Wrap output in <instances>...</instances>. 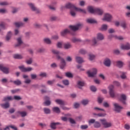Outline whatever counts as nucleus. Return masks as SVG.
<instances>
[{"instance_id": "nucleus-10", "label": "nucleus", "mask_w": 130, "mask_h": 130, "mask_svg": "<svg viewBox=\"0 0 130 130\" xmlns=\"http://www.w3.org/2000/svg\"><path fill=\"white\" fill-rule=\"evenodd\" d=\"M0 71H2L4 74H9L10 70L7 67H5L3 64H0Z\"/></svg>"}, {"instance_id": "nucleus-19", "label": "nucleus", "mask_w": 130, "mask_h": 130, "mask_svg": "<svg viewBox=\"0 0 130 130\" xmlns=\"http://www.w3.org/2000/svg\"><path fill=\"white\" fill-rule=\"evenodd\" d=\"M104 63L106 67H110V64H111V61L110 59L106 58L105 60Z\"/></svg>"}, {"instance_id": "nucleus-44", "label": "nucleus", "mask_w": 130, "mask_h": 130, "mask_svg": "<svg viewBox=\"0 0 130 130\" xmlns=\"http://www.w3.org/2000/svg\"><path fill=\"white\" fill-rule=\"evenodd\" d=\"M90 90L92 92H96V91H97V88L94 86H90Z\"/></svg>"}, {"instance_id": "nucleus-14", "label": "nucleus", "mask_w": 130, "mask_h": 130, "mask_svg": "<svg viewBox=\"0 0 130 130\" xmlns=\"http://www.w3.org/2000/svg\"><path fill=\"white\" fill-rule=\"evenodd\" d=\"M121 48L124 50H128L130 49V44L127 43L125 45H121Z\"/></svg>"}, {"instance_id": "nucleus-55", "label": "nucleus", "mask_w": 130, "mask_h": 130, "mask_svg": "<svg viewBox=\"0 0 130 130\" xmlns=\"http://www.w3.org/2000/svg\"><path fill=\"white\" fill-rule=\"evenodd\" d=\"M121 26L122 27V28H124V29H125L126 28V23H125L124 22H122L121 23Z\"/></svg>"}, {"instance_id": "nucleus-47", "label": "nucleus", "mask_w": 130, "mask_h": 130, "mask_svg": "<svg viewBox=\"0 0 130 130\" xmlns=\"http://www.w3.org/2000/svg\"><path fill=\"white\" fill-rule=\"evenodd\" d=\"M32 61H33V59H32V58H30L28 60H27L26 61V62L27 64H31V63H32Z\"/></svg>"}, {"instance_id": "nucleus-12", "label": "nucleus", "mask_w": 130, "mask_h": 130, "mask_svg": "<svg viewBox=\"0 0 130 130\" xmlns=\"http://www.w3.org/2000/svg\"><path fill=\"white\" fill-rule=\"evenodd\" d=\"M19 70L21 71V72H31L32 71V68L29 67L27 68H26L24 67V66H19Z\"/></svg>"}, {"instance_id": "nucleus-45", "label": "nucleus", "mask_w": 130, "mask_h": 130, "mask_svg": "<svg viewBox=\"0 0 130 130\" xmlns=\"http://www.w3.org/2000/svg\"><path fill=\"white\" fill-rule=\"evenodd\" d=\"M94 115H97V116H99L100 117H104V116H105V115H106V114L105 113H99L98 114H94Z\"/></svg>"}, {"instance_id": "nucleus-24", "label": "nucleus", "mask_w": 130, "mask_h": 130, "mask_svg": "<svg viewBox=\"0 0 130 130\" xmlns=\"http://www.w3.org/2000/svg\"><path fill=\"white\" fill-rule=\"evenodd\" d=\"M76 60L77 62H78V63H82V62H84V60L83 59V58L81 57H76Z\"/></svg>"}, {"instance_id": "nucleus-57", "label": "nucleus", "mask_w": 130, "mask_h": 130, "mask_svg": "<svg viewBox=\"0 0 130 130\" xmlns=\"http://www.w3.org/2000/svg\"><path fill=\"white\" fill-rule=\"evenodd\" d=\"M8 5H9L8 2H4L0 3V6H8Z\"/></svg>"}, {"instance_id": "nucleus-16", "label": "nucleus", "mask_w": 130, "mask_h": 130, "mask_svg": "<svg viewBox=\"0 0 130 130\" xmlns=\"http://www.w3.org/2000/svg\"><path fill=\"white\" fill-rule=\"evenodd\" d=\"M60 124L59 122H52L50 124V127L52 129H56V125Z\"/></svg>"}, {"instance_id": "nucleus-36", "label": "nucleus", "mask_w": 130, "mask_h": 130, "mask_svg": "<svg viewBox=\"0 0 130 130\" xmlns=\"http://www.w3.org/2000/svg\"><path fill=\"white\" fill-rule=\"evenodd\" d=\"M44 41L47 44H51V41L49 38L44 39Z\"/></svg>"}, {"instance_id": "nucleus-39", "label": "nucleus", "mask_w": 130, "mask_h": 130, "mask_svg": "<svg viewBox=\"0 0 130 130\" xmlns=\"http://www.w3.org/2000/svg\"><path fill=\"white\" fill-rule=\"evenodd\" d=\"M81 103L83 105H87L89 103V101L88 100H83L81 101Z\"/></svg>"}, {"instance_id": "nucleus-25", "label": "nucleus", "mask_w": 130, "mask_h": 130, "mask_svg": "<svg viewBox=\"0 0 130 130\" xmlns=\"http://www.w3.org/2000/svg\"><path fill=\"white\" fill-rule=\"evenodd\" d=\"M17 113L18 114H20L21 116H22V117H25V116H26L27 115V112H25V111H23V112H21L20 111H17Z\"/></svg>"}, {"instance_id": "nucleus-21", "label": "nucleus", "mask_w": 130, "mask_h": 130, "mask_svg": "<svg viewBox=\"0 0 130 130\" xmlns=\"http://www.w3.org/2000/svg\"><path fill=\"white\" fill-rule=\"evenodd\" d=\"M78 87L79 89H82V87H84L85 86V83L83 81H78L77 83Z\"/></svg>"}, {"instance_id": "nucleus-63", "label": "nucleus", "mask_w": 130, "mask_h": 130, "mask_svg": "<svg viewBox=\"0 0 130 130\" xmlns=\"http://www.w3.org/2000/svg\"><path fill=\"white\" fill-rule=\"evenodd\" d=\"M103 106L104 107H109V104H108L107 102H104L103 103Z\"/></svg>"}, {"instance_id": "nucleus-11", "label": "nucleus", "mask_w": 130, "mask_h": 130, "mask_svg": "<svg viewBox=\"0 0 130 130\" xmlns=\"http://www.w3.org/2000/svg\"><path fill=\"white\" fill-rule=\"evenodd\" d=\"M113 105L114 106L115 111H116V112H120L121 109H123L122 107L119 106L117 103H114Z\"/></svg>"}, {"instance_id": "nucleus-4", "label": "nucleus", "mask_w": 130, "mask_h": 130, "mask_svg": "<svg viewBox=\"0 0 130 130\" xmlns=\"http://www.w3.org/2000/svg\"><path fill=\"white\" fill-rule=\"evenodd\" d=\"M110 96L112 98H115L117 96V93L114 91V86L111 85L109 86Z\"/></svg>"}, {"instance_id": "nucleus-17", "label": "nucleus", "mask_w": 130, "mask_h": 130, "mask_svg": "<svg viewBox=\"0 0 130 130\" xmlns=\"http://www.w3.org/2000/svg\"><path fill=\"white\" fill-rule=\"evenodd\" d=\"M63 47L64 49H70V48H72L73 47V46H72V44L68 42L63 44Z\"/></svg>"}, {"instance_id": "nucleus-51", "label": "nucleus", "mask_w": 130, "mask_h": 130, "mask_svg": "<svg viewBox=\"0 0 130 130\" xmlns=\"http://www.w3.org/2000/svg\"><path fill=\"white\" fill-rule=\"evenodd\" d=\"M62 83L66 86H68V85L70 84L69 80H63Z\"/></svg>"}, {"instance_id": "nucleus-61", "label": "nucleus", "mask_w": 130, "mask_h": 130, "mask_svg": "<svg viewBox=\"0 0 130 130\" xmlns=\"http://www.w3.org/2000/svg\"><path fill=\"white\" fill-rule=\"evenodd\" d=\"M92 43L93 45H95L96 44H97V40H96V38H93L92 39Z\"/></svg>"}, {"instance_id": "nucleus-5", "label": "nucleus", "mask_w": 130, "mask_h": 130, "mask_svg": "<svg viewBox=\"0 0 130 130\" xmlns=\"http://www.w3.org/2000/svg\"><path fill=\"white\" fill-rule=\"evenodd\" d=\"M100 121H101L102 124H103V126L106 128L112 126V123L107 122L105 119H101L100 120Z\"/></svg>"}, {"instance_id": "nucleus-54", "label": "nucleus", "mask_w": 130, "mask_h": 130, "mask_svg": "<svg viewBox=\"0 0 130 130\" xmlns=\"http://www.w3.org/2000/svg\"><path fill=\"white\" fill-rule=\"evenodd\" d=\"M113 84L115 85V86H117V87H120V83L117 81H114Z\"/></svg>"}, {"instance_id": "nucleus-23", "label": "nucleus", "mask_w": 130, "mask_h": 130, "mask_svg": "<svg viewBox=\"0 0 130 130\" xmlns=\"http://www.w3.org/2000/svg\"><path fill=\"white\" fill-rule=\"evenodd\" d=\"M55 102L57 103V104H59V105H60L61 106H62V105H64V101L61 100H59V99L56 100Z\"/></svg>"}, {"instance_id": "nucleus-28", "label": "nucleus", "mask_w": 130, "mask_h": 130, "mask_svg": "<svg viewBox=\"0 0 130 130\" xmlns=\"http://www.w3.org/2000/svg\"><path fill=\"white\" fill-rule=\"evenodd\" d=\"M13 57L16 59H21V58H23V56L22 55L18 54L14 55Z\"/></svg>"}, {"instance_id": "nucleus-60", "label": "nucleus", "mask_w": 130, "mask_h": 130, "mask_svg": "<svg viewBox=\"0 0 130 130\" xmlns=\"http://www.w3.org/2000/svg\"><path fill=\"white\" fill-rule=\"evenodd\" d=\"M121 79H125L126 78V76L125 75V73L122 72V74L121 75Z\"/></svg>"}, {"instance_id": "nucleus-13", "label": "nucleus", "mask_w": 130, "mask_h": 130, "mask_svg": "<svg viewBox=\"0 0 130 130\" xmlns=\"http://www.w3.org/2000/svg\"><path fill=\"white\" fill-rule=\"evenodd\" d=\"M120 101L121 102H122L123 104H124V105H126V103L125 102V101H126V95H125V94H121Z\"/></svg>"}, {"instance_id": "nucleus-6", "label": "nucleus", "mask_w": 130, "mask_h": 130, "mask_svg": "<svg viewBox=\"0 0 130 130\" xmlns=\"http://www.w3.org/2000/svg\"><path fill=\"white\" fill-rule=\"evenodd\" d=\"M28 6L31 11L35 12L36 14H39V13H40V10L36 7L35 5H34L33 3H28Z\"/></svg>"}, {"instance_id": "nucleus-38", "label": "nucleus", "mask_w": 130, "mask_h": 130, "mask_svg": "<svg viewBox=\"0 0 130 130\" xmlns=\"http://www.w3.org/2000/svg\"><path fill=\"white\" fill-rule=\"evenodd\" d=\"M13 83L14 84H15V85H17V86H19V85H21V84H22V82H21V81L19 80L14 81Z\"/></svg>"}, {"instance_id": "nucleus-26", "label": "nucleus", "mask_w": 130, "mask_h": 130, "mask_svg": "<svg viewBox=\"0 0 130 130\" xmlns=\"http://www.w3.org/2000/svg\"><path fill=\"white\" fill-rule=\"evenodd\" d=\"M10 127H11V128L14 130H18V128H17V127L14 125L7 126L6 127L4 128V130L10 129Z\"/></svg>"}, {"instance_id": "nucleus-34", "label": "nucleus", "mask_w": 130, "mask_h": 130, "mask_svg": "<svg viewBox=\"0 0 130 130\" xmlns=\"http://www.w3.org/2000/svg\"><path fill=\"white\" fill-rule=\"evenodd\" d=\"M117 66L118 68H122L123 66V62L120 61H117Z\"/></svg>"}, {"instance_id": "nucleus-59", "label": "nucleus", "mask_w": 130, "mask_h": 130, "mask_svg": "<svg viewBox=\"0 0 130 130\" xmlns=\"http://www.w3.org/2000/svg\"><path fill=\"white\" fill-rule=\"evenodd\" d=\"M74 108H79V107H80V104L78 103H75L74 104Z\"/></svg>"}, {"instance_id": "nucleus-46", "label": "nucleus", "mask_w": 130, "mask_h": 130, "mask_svg": "<svg viewBox=\"0 0 130 130\" xmlns=\"http://www.w3.org/2000/svg\"><path fill=\"white\" fill-rule=\"evenodd\" d=\"M66 76L68 78H73V74L70 72H67L66 73Z\"/></svg>"}, {"instance_id": "nucleus-64", "label": "nucleus", "mask_w": 130, "mask_h": 130, "mask_svg": "<svg viewBox=\"0 0 130 130\" xmlns=\"http://www.w3.org/2000/svg\"><path fill=\"white\" fill-rule=\"evenodd\" d=\"M103 101V98L99 97L98 98V102L99 103H101Z\"/></svg>"}, {"instance_id": "nucleus-52", "label": "nucleus", "mask_w": 130, "mask_h": 130, "mask_svg": "<svg viewBox=\"0 0 130 130\" xmlns=\"http://www.w3.org/2000/svg\"><path fill=\"white\" fill-rule=\"evenodd\" d=\"M80 128L81 129H86V128H88V126L87 125H82Z\"/></svg>"}, {"instance_id": "nucleus-62", "label": "nucleus", "mask_w": 130, "mask_h": 130, "mask_svg": "<svg viewBox=\"0 0 130 130\" xmlns=\"http://www.w3.org/2000/svg\"><path fill=\"white\" fill-rule=\"evenodd\" d=\"M24 83L25 84H30V83H31V80L27 79L25 80Z\"/></svg>"}, {"instance_id": "nucleus-50", "label": "nucleus", "mask_w": 130, "mask_h": 130, "mask_svg": "<svg viewBox=\"0 0 130 130\" xmlns=\"http://www.w3.org/2000/svg\"><path fill=\"white\" fill-rule=\"evenodd\" d=\"M38 52H40V53H42V52H44V51H45V49L43 48H39L38 50H37Z\"/></svg>"}, {"instance_id": "nucleus-20", "label": "nucleus", "mask_w": 130, "mask_h": 130, "mask_svg": "<svg viewBox=\"0 0 130 130\" xmlns=\"http://www.w3.org/2000/svg\"><path fill=\"white\" fill-rule=\"evenodd\" d=\"M23 45V41H22V39L21 38H19L17 39V44L15 45L16 47L18 46H21V45Z\"/></svg>"}, {"instance_id": "nucleus-37", "label": "nucleus", "mask_w": 130, "mask_h": 130, "mask_svg": "<svg viewBox=\"0 0 130 130\" xmlns=\"http://www.w3.org/2000/svg\"><path fill=\"white\" fill-rule=\"evenodd\" d=\"M44 112H45L46 114H49V113H50V110L46 108H44Z\"/></svg>"}, {"instance_id": "nucleus-43", "label": "nucleus", "mask_w": 130, "mask_h": 130, "mask_svg": "<svg viewBox=\"0 0 130 130\" xmlns=\"http://www.w3.org/2000/svg\"><path fill=\"white\" fill-rule=\"evenodd\" d=\"M113 37H114L115 39H117L118 40H123V37L121 36H114Z\"/></svg>"}, {"instance_id": "nucleus-31", "label": "nucleus", "mask_w": 130, "mask_h": 130, "mask_svg": "<svg viewBox=\"0 0 130 130\" xmlns=\"http://www.w3.org/2000/svg\"><path fill=\"white\" fill-rule=\"evenodd\" d=\"M87 22L89 23V24H94L95 23H96V20L93 19H87Z\"/></svg>"}, {"instance_id": "nucleus-1", "label": "nucleus", "mask_w": 130, "mask_h": 130, "mask_svg": "<svg viewBox=\"0 0 130 130\" xmlns=\"http://www.w3.org/2000/svg\"><path fill=\"white\" fill-rule=\"evenodd\" d=\"M64 8H66V9H70L71 10L70 14L72 17H75L76 16V12L73 10H75V11H76V12H79L80 13H82L83 14H86V10H85V9L77 8L75 5L72 3H69L66 4Z\"/></svg>"}, {"instance_id": "nucleus-22", "label": "nucleus", "mask_w": 130, "mask_h": 130, "mask_svg": "<svg viewBox=\"0 0 130 130\" xmlns=\"http://www.w3.org/2000/svg\"><path fill=\"white\" fill-rule=\"evenodd\" d=\"M96 38L98 40H103L104 39V36L101 33H99L97 34Z\"/></svg>"}, {"instance_id": "nucleus-58", "label": "nucleus", "mask_w": 130, "mask_h": 130, "mask_svg": "<svg viewBox=\"0 0 130 130\" xmlns=\"http://www.w3.org/2000/svg\"><path fill=\"white\" fill-rule=\"evenodd\" d=\"M69 121L70 122H71V123H72L73 124H75V123H76V121H75V120L71 118H69Z\"/></svg>"}, {"instance_id": "nucleus-9", "label": "nucleus", "mask_w": 130, "mask_h": 130, "mask_svg": "<svg viewBox=\"0 0 130 130\" xmlns=\"http://www.w3.org/2000/svg\"><path fill=\"white\" fill-rule=\"evenodd\" d=\"M82 27V24H78L76 25H70L69 27L72 31H77Z\"/></svg>"}, {"instance_id": "nucleus-48", "label": "nucleus", "mask_w": 130, "mask_h": 130, "mask_svg": "<svg viewBox=\"0 0 130 130\" xmlns=\"http://www.w3.org/2000/svg\"><path fill=\"white\" fill-rule=\"evenodd\" d=\"M79 53H80L81 54H86L87 53V51H86V50H85L84 49H81L79 51Z\"/></svg>"}, {"instance_id": "nucleus-49", "label": "nucleus", "mask_w": 130, "mask_h": 130, "mask_svg": "<svg viewBox=\"0 0 130 130\" xmlns=\"http://www.w3.org/2000/svg\"><path fill=\"white\" fill-rule=\"evenodd\" d=\"M12 99L13 98H12V96H7L4 98V101H8L9 100H12Z\"/></svg>"}, {"instance_id": "nucleus-3", "label": "nucleus", "mask_w": 130, "mask_h": 130, "mask_svg": "<svg viewBox=\"0 0 130 130\" xmlns=\"http://www.w3.org/2000/svg\"><path fill=\"white\" fill-rule=\"evenodd\" d=\"M88 11L91 14H98V15H101L103 14V10L99 8L94 9L92 6L88 7Z\"/></svg>"}, {"instance_id": "nucleus-27", "label": "nucleus", "mask_w": 130, "mask_h": 130, "mask_svg": "<svg viewBox=\"0 0 130 130\" xmlns=\"http://www.w3.org/2000/svg\"><path fill=\"white\" fill-rule=\"evenodd\" d=\"M3 108H5V109L7 108H9L10 107V104L9 103H6V104H3L1 105Z\"/></svg>"}, {"instance_id": "nucleus-35", "label": "nucleus", "mask_w": 130, "mask_h": 130, "mask_svg": "<svg viewBox=\"0 0 130 130\" xmlns=\"http://www.w3.org/2000/svg\"><path fill=\"white\" fill-rule=\"evenodd\" d=\"M14 24L16 27H22V26H24V23L23 22H15Z\"/></svg>"}, {"instance_id": "nucleus-53", "label": "nucleus", "mask_w": 130, "mask_h": 130, "mask_svg": "<svg viewBox=\"0 0 130 130\" xmlns=\"http://www.w3.org/2000/svg\"><path fill=\"white\" fill-rule=\"evenodd\" d=\"M30 77L32 79V80H35L36 78H37V75L36 74H31Z\"/></svg>"}, {"instance_id": "nucleus-18", "label": "nucleus", "mask_w": 130, "mask_h": 130, "mask_svg": "<svg viewBox=\"0 0 130 130\" xmlns=\"http://www.w3.org/2000/svg\"><path fill=\"white\" fill-rule=\"evenodd\" d=\"M70 32H71V31H70L68 29H66L62 30V31H61L60 35H61V36L64 37V36H66V35H67V34H69V33H70Z\"/></svg>"}, {"instance_id": "nucleus-56", "label": "nucleus", "mask_w": 130, "mask_h": 130, "mask_svg": "<svg viewBox=\"0 0 130 130\" xmlns=\"http://www.w3.org/2000/svg\"><path fill=\"white\" fill-rule=\"evenodd\" d=\"M54 83V80H49L47 81V83L48 85H52Z\"/></svg>"}, {"instance_id": "nucleus-41", "label": "nucleus", "mask_w": 130, "mask_h": 130, "mask_svg": "<svg viewBox=\"0 0 130 130\" xmlns=\"http://www.w3.org/2000/svg\"><path fill=\"white\" fill-rule=\"evenodd\" d=\"M94 127H100V126H101V124H100V123H99V122H95L94 123Z\"/></svg>"}, {"instance_id": "nucleus-42", "label": "nucleus", "mask_w": 130, "mask_h": 130, "mask_svg": "<svg viewBox=\"0 0 130 130\" xmlns=\"http://www.w3.org/2000/svg\"><path fill=\"white\" fill-rule=\"evenodd\" d=\"M39 76L44 78L45 77H47V74H46V73L42 72L39 74Z\"/></svg>"}, {"instance_id": "nucleus-33", "label": "nucleus", "mask_w": 130, "mask_h": 130, "mask_svg": "<svg viewBox=\"0 0 130 130\" xmlns=\"http://www.w3.org/2000/svg\"><path fill=\"white\" fill-rule=\"evenodd\" d=\"M108 28V26H107V25L103 24L101 27V30H102V31H106Z\"/></svg>"}, {"instance_id": "nucleus-7", "label": "nucleus", "mask_w": 130, "mask_h": 130, "mask_svg": "<svg viewBox=\"0 0 130 130\" xmlns=\"http://www.w3.org/2000/svg\"><path fill=\"white\" fill-rule=\"evenodd\" d=\"M112 19V16L109 13H106L104 16V18L102 19L103 21H106L107 22H111Z\"/></svg>"}, {"instance_id": "nucleus-29", "label": "nucleus", "mask_w": 130, "mask_h": 130, "mask_svg": "<svg viewBox=\"0 0 130 130\" xmlns=\"http://www.w3.org/2000/svg\"><path fill=\"white\" fill-rule=\"evenodd\" d=\"M72 42L74 43H77V42H81V39L77 38H73L72 39Z\"/></svg>"}, {"instance_id": "nucleus-32", "label": "nucleus", "mask_w": 130, "mask_h": 130, "mask_svg": "<svg viewBox=\"0 0 130 130\" xmlns=\"http://www.w3.org/2000/svg\"><path fill=\"white\" fill-rule=\"evenodd\" d=\"M11 37H12V32L11 31H9L6 37L7 41H9V40L11 39Z\"/></svg>"}, {"instance_id": "nucleus-2", "label": "nucleus", "mask_w": 130, "mask_h": 130, "mask_svg": "<svg viewBox=\"0 0 130 130\" xmlns=\"http://www.w3.org/2000/svg\"><path fill=\"white\" fill-rule=\"evenodd\" d=\"M52 53H53V54H55L58 60H60L61 62L60 63V68L61 69V70H63L64 68H66V60H64V59H63L62 57L59 56V55L61 54V53H60L59 51L55 49L52 50Z\"/></svg>"}, {"instance_id": "nucleus-15", "label": "nucleus", "mask_w": 130, "mask_h": 130, "mask_svg": "<svg viewBox=\"0 0 130 130\" xmlns=\"http://www.w3.org/2000/svg\"><path fill=\"white\" fill-rule=\"evenodd\" d=\"M44 100L46 101L44 103V104L46 105V106H49L51 104L50 101H49V97L48 96H45Z\"/></svg>"}, {"instance_id": "nucleus-40", "label": "nucleus", "mask_w": 130, "mask_h": 130, "mask_svg": "<svg viewBox=\"0 0 130 130\" xmlns=\"http://www.w3.org/2000/svg\"><path fill=\"white\" fill-rule=\"evenodd\" d=\"M89 58L90 60H94V59H95V55L90 54L89 55Z\"/></svg>"}, {"instance_id": "nucleus-30", "label": "nucleus", "mask_w": 130, "mask_h": 130, "mask_svg": "<svg viewBox=\"0 0 130 130\" xmlns=\"http://www.w3.org/2000/svg\"><path fill=\"white\" fill-rule=\"evenodd\" d=\"M53 111L54 112H56V113H60V110L59 109V108L57 107H55L53 108Z\"/></svg>"}, {"instance_id": "nucleus-8", "label": "nucleus", "mask_w": 130, "mask_h": 130, "mask_svg": "<svg viewBox=\"0 0 130 130\" xmlns=\"http://www.w3.org/2000/svg\"><path fill=\"white\" fill-rule=\"evenodd\" d=\"M96 74H97V69L94 68L91 69V71L87 72L88 77H90L91 78H93Z\"/></svg>"}]
</instances>
